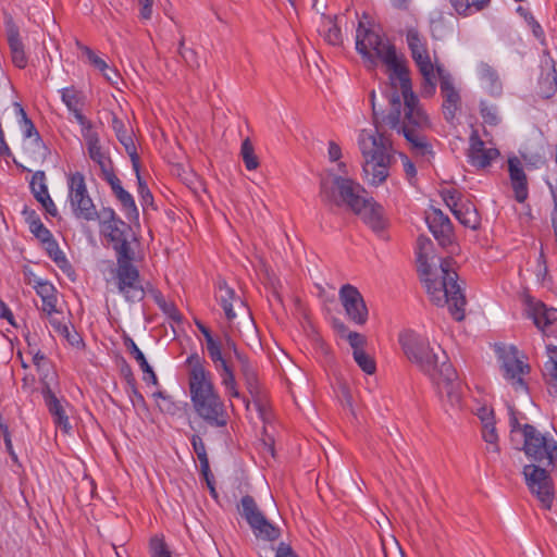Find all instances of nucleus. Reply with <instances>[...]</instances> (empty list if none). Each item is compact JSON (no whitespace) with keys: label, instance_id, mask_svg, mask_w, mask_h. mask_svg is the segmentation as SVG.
Instances as JSON below:
<instances>
[{"label":"nucleus","instance_id":"obj_1","mask_svg":"<svg viewBox=\"0 0 557 557\" xmlns=\"http://www.w3.org/2000/svg\"><path fill=\"white\" fill-rule=\"evenodd\" d=\"M398 83L400 95L397 90L391 94L389 112H374L375 134L362 131L359 136V147L364 159L363 173L372 185L382 184L388 176L392 143L385 135L386 128L403 134L414 153L426 156L432 152L423 134L430 127V120L412 90L410 76Z\"/></svg>","mask_w":557,"mask_h":557},{"label":"nucleus","instance_id":"obj_2","mask_svg":"<svg viewBox=\"0 0 557 557\" xmlns=\"http://www.w3.org/2000/svg\"><path fill=\"white\" fill-rule=\"evenodd\" d=\"M418 272L424 283L430 300L438 306H448L449 312L456 321L465 319L466 297L458 284V274L450 258L438 259L440 264L429 263L433 243L426 236H419L417 240Z\"/></svg>","mask_w":557,"mask_h":557},{"label":"nucleus","instance_id":"obj_3","mask_svg":"<svg viewBox=\"0 0 557 557\" xmlns=\"http://www.w3.org/2000/svg\"><path fill=\"white\" fill-rule=\"evenodd\" d=\"M186 363L189 367L188 386L195 412L208 426L225 430L230 416L215 391L211 372L205 368V360L198 354H191Z\"/></svg>","mask_w":557,"mask_h":557},{"label":"nucleus","instance_id":"obj_4","mask_svg":"<svg viewBox=\"0 0 557 557\" xmlns=\"http://www.w3.org/2000/svg\"><path fill=\"white\" fill-rule=\"evenodd\" d=\"M356 50L361 54L367 66L375 69L382 62L389 72V79L396 89V81L410 76L404 57H398L393 44L370 27H366L361 21L356 30Z\"/></svg>","mask_w":557,"mask_h":557},{"label":"nucleus","instance_id":"obj_5","mask_svg":"<svg viewBox=\"0 0 557 557\" xmlns=\"http://www.w3.org/2000/svg\"><path fill=\"white\" fill-rule=\"evenodd\" d=\"M517 413L513 407H509L510 442L513 448L522 450L531 463H544L555 468L557 442L532 424H521Z\"/></svg>","mask_w":557,"mask_h":557},{"label":"nucleus","instance_id":"obj_6","mask_svg":"<svg viewBox=\"0 0 557 557\" xmlns=\"http://www.w3.org/2000/svg\"><path fill=\"white\" fill-rule=\"evenodd\" d=\"M398 343L404 355L411 363L416 364L431 380L436 379L444 358L431 347L426 337L412 330H405L400 332ZM440 351L441 355L445 354L441 349Z\"/></svg>","mask_w":557,"mask_h":557},{"label":"nucleus","instance_id":"obj_7","mask_svg":"<svg viewBox=\"0 0 557 557\" xmlns=\"http://www.w3.org/2000/svg\"><path fill=\"white\" fill-rule=\"evenodd\" d=\"M116 252V287L126 301L138 302L145 298V289L140 283V275L137 268L132 263L134 251L131 248L128 238L114 244Z\"/></svg>","mask_w":557,"mask_h":557},{"label":"nucleus","instance_id":"obj_8","mask_svg":"<svg viewBox=\"0 0 557 557\" xmlns=\"http://www.w3.org/2000/svg\"><path fill=\"white\" fill-rule=\"evenodd\" d=\"M364 188L350 178L343 176H333L332 180L321 182V197L323 201L335 203L336 206L346 205L354 212L359 211L366 203Z\"/></svg>","mask_w":557,"mask_h":557},{"label":"nucleus","instance_id":"obj_9","mask_svg":"<svg viewBox=\"0 0 557 557\" xmlns=\"http://www.w3.org/2000/svg\"><path fill=\"white\" fill-rule=\"evenodd\" d=\"M406 40L421 76V95L432 97L436 89V65L433 64L429 54L426 42L416 28H409L406 33Z\"/></svg>","mask_w":557,"mask_h":557},{"label":"nucleus","instance_id":"obj_10","mask_svg":"<svg viewBox=\"0 0 557 557\" xmlns=\"http://www.w3.org/2000/svg\"><path fill=\"white\" fill-rule=\"evenodd\" d=\"M553 470L552 466H544V463H529L522 471L529 491L547 510L552 508L555 497L554 481L550 475Z\"/></svg>","mask_w":557,"mask_h":557},{"label":"nucleus","instance_id":"obj_11","mask_svg":"<svg viewBox=\"0 0 557 557\" xmlns=\"http://www.w3.org/2000/svg\"><path fill=\"white\" fill-rule=\"evenodd\" d=\"M239 513L257 537L265 541H275L280 537V529L265 518L252 496L246 495L240 499Z\"/></svg>","mask_w":557,"mask_h":557},{"label":"nucleus","instance_id":"obj_12","mask_svg":"<svg viewBox=\"0 0 557 557\" xmlns=\"http://www.w3.org/2000/svg\"><path fill=\"white\" fill-rule=\"evenodd\" d=\"M518 349L515 346L499 350L502 361L500 369L504 377L512 385L516 391H528L523 375L530 372V366L521 361L518 357Z\"/></svg>","mask_w":557,"mask_h":557},{"label":"nucleus","instance_id":"obj_13","mask_svg":"<svg viewBox=\"0 0 557 557\" xmlns=\"http://www.w3.org/2000/svg\"><path fill=\"white\" fill-rule=\"evenodd\" d=\"M441 362L440 372L433 380L446 394L447 401L453 409L460 408L462 403V385L453 364L448 361L446 354Z\"/></svg>","mask_w":557,"mask_h":557},{"label":"nucleus","instance_id":"obj_14","mask_svg":"<svg viewBox=\"0 0 557 557\" xmlns=\"http://www.w3.org/2000/svg\"><path fill=\"white\" fill-rule=\"evenodd\" d=\"M338 296L348 319L358 325L366 324L369 312L358 288L354 285L345 284L341 287Z\"/></svg>","mask_w":557,"mask_h":557},{"label":"nucleus","instance_id":"obj_15","mask_svg":"<svg viewBox=\"0 0 557 557\" xmlns=\"http://www.w3.org/2000/svg\"><path fill=\"white\" fill-rule=\"evenodd\" d=\"M436 79L438 78L440 81L441 92L444 98L443 114L447 122L453 123L456 113L461 108V98L454 87L450 74L442 65H436Z\"/></svg>","mask_w":557,"mask_h":557},{"label":"nucleus","instance_id":"obj_16","mask_svg":"<svg viewBox=\"0 0 557 557\" xmlns=\"http://www.w3.org/2000/svg\"><path fill=\"white\" fill-rule=\"evenodd\" d=\"M498 156L499 151L496 148H485L484 141L479 137L476 132L471 134L468 157L473 166L484 169Z\"/></svg>","mask_w":557,"mask_h":557},{"label":"nucleus","instance_id":"obj_17","mask_svg":"<svg viewBox=\"0 0 557 557\" xmlns=\"http://www.w3.org/2000/svg\"><path fill=\"white\" fill-rule=\"evenodd\" d=\"M355 213L360 215L363 222L376 234L383 233L387 226L384 209L373 198H367L366 203Z\"/></svg>","mask_w":557,"mask_h":557},{"label":"nucleus","instance_id":"obj_18","mask_svg":"<svg viewBox=\"0 0 557 557\" xmlns=\"http://www.w3.org/2000/svg\"><path fill=\"white\" fill-rule=\"evenodd\" d=\"M103 180L110 185L114 196L121 202L128 219L137 218L138 210L133 196L122 187L121 181L112 171H106Z\"/></svg>","mask_w":557,"mask_h":557},{"label":"nucleus","instance_id":"obj_19","mask_svg":"<svg viewBox=\"0 0 557 557\" xmlns=\"http://www.w3.org/2000/svg\"><path fill=\"white\" fill-rule=\"evenodd\" d=\"M5 27L12 62L18 69H24L27 65V57L24 51V45L20 37L18 27L15 25L11 17L7 20Z\"/></svg>","mask_w":557,"mask_h":557},{"label":"nucleus","instance_id":"obj_20","mask_svg":"<svg viewBox=\"0 0 557 557\" xmlns=\"http://www.w3.org/2000/svg\"><path fill=\"white\" fill-rule=\"evenodd\" d=\"M430 231L441 246L445 247L451 243L453 226L450 220L440 209H434L431 218H428Z\"/></svg>","mask_w":557,"mask_h":557},{"label":"nucleus","instance_id":"obj_21","mask_svg":"<svg viewBox=\"0 0 557 557\" xmlns=\"http://www.w3.org/2000/svg\"><path fill=\"white\" fill-rule=\"evenodd\" d=\"M508 171L515 198L518 202H523L528 198V182L522 163L517 157L508 160Z\"/></svg>","mask_w":557,"mask_h":557},{"label":"nucleus","instance_id":"obj_22","mask_svg":"<svg viewBox=\"0 0 557 557\" xmlns=\"http://www.w3.org/2000/svg\"><path fill=\"white\" fill-rule=\"evenodd\" d=\"M22 127L24 128V135L26 138L34 137V140L28 146L24 147L26 156L34 161H42L48 152L46 145L44 144L38 131L30 119L23 122Z\"/></svg>","mask_w":557,"mask_h":557},{"label":"nucleus","instance_id":"obj_23","mask_svg":"<svg viewBox=\"0 0 557 557\" xmlns=\"http://www.w3.org/2000/svg\"><path fill=\"white\" fill-rule=\"evenodd\" d=\"M84 139L87 144L88 154L99 165L101 174L104 175L106 171H112V162L102 151L98 134L89 131L84 132Z\"/></svg>","mask_w":557,"mask_h":557},{"label":"nucleus","instance_id":"obj_24","mask_svg":"<svg viewBox=\"0 0 557 557\" xmlns=\"http://www.w3.org/2000/svg\"><path fill=\"white\" fill-rule=\"evenodd\" d=\"M215 344L219 349L220 360H215L213 357H210V359L214 363L215 369L218 371L225 370V368H231L227 357L230 351H233L234 357L236 358L237 361L238 356H245L244 354L238 351L236 343L227 333H224L223 336L215 338Z\"/></svg>","mask_w":557,"mask_h":557},{"label":"nucleus","instance_id":"obj_25","mask_svg":"<svg viewBox=\"0 0 557 557\" xmlns=\"http://www.w3.org/2000/svg\"><path fill=\"white\" fill-rule=\"evenodd\" d=\"M42 396L50 413L54 417L55 424H58L65 432H67L69 429L71 428L69 423V418L65 414L64 409L60 404L59 399L53 394L48 384H45L42 388Z\"/></svg>","mask_w":557,"mask_h":557},{"label":"nucleus","instance_id":"obj_26","mask_svg":"<svg viewBox=\"0 0 557 557\" xmlns=\"http://www.w3.org/2000/svg\"><path fill=\"white\" fill-rule=\"evenodd\" d=\"M112 127L115 132L119 141L124 146L126 152L131 157L134 171L138 173L139 157L136 151V147L132 135L128 134L124 123L116 116H114L112 120Z\"/></svg>","mask_w":557,"mask_h":557},{"label":"nucleus","instance_id":"obj_27","mask_svg":"<svg viewBox=\"0 0 557 557\" xmlns=\"http://www.w3.org/2000/svg\"><path fill=\"white\" fill-rule=\"evenodd\" d=\"M548 360L544 363L543 376L549 395L557 397V347L547 346Z\"/></svg>","mask_w":557,"mask_h":557},{"label":"nucleus","instance_id":"obj_28","mask_svg":"<svg viewBox=\"0 0 557 557\" xmlns=\"http://www.w3.org/2000/svg\"><path fill=\"white\" fill-rule=\"evenodd\" d=\"M34 288L42 300V311L45 313L55 312L57 297L54 286L47 281L38 280Z\"/></svg>","mask_w":557,"mask_h":557},{"label":"nucleus","instance_id":"obj_29","mask_svg":"<svg viewBox=\"0 0 557 557\" xmlns=\"http://www.w3.org/2000/svg\"><path fill=\"white\" fill-rule=\"evenodd\" d=\"M454 215L466 227L476 230L480 226L478 210L470 202H463L458 209H454Z\"/></svg>","mask_w":557,"mask_h":557},{"label":"nucleus","instance_id":"obj_30","mask_svg":"<svg viewBox=\"0 0 557 557\" xmlns=\"http://www.w3.org/2000/svg\"><path fill=\"white\" fill-rule=\"evenodd\" d=\"M67 183L71 207L89 196L85 184V177L81 172L71 174Z\"/></svg>","mask_w":557,"mask_h":557},{"label":"nucleus","instance_id":"obj_31","mask_svg":"<svg viewBox=\"0 0 557 557\" xmlns=\"http://www.w3.org/2000/svg\"><path fill=\"white\" fill-rule=\"evenodd\" d=\"M478 72L482 82L485 83L488 92L493 96H498L502 92V83L496 71L487 63H481L478 66Z\"/></svg>","mask_w":557,"mask_h":557},{"label":"nucleus","instance_id":"obj_32","mask_svg":"<svg viewBox=\"0 0 557 557\" xmlns=\"http://www.w3.org/2000/svg\"><path fill=\"white\" fill-rule=\"evenodd\" d=\"M528 315L533 320L534 324L543 330L552 323L548 310L541 301H530L528 305Z\"/></svg>","mask_w":557,"mask_h":557},{"label":"nucleus","instance_id":"obj_33","mask_svg":"<svg viewBox=\"0 0 557 557\" xmlns=\"http://www.w3.org/2000/svg\"><path fill=\"white\" fill-rule=\"evenodd\" d=\"M238 363L242 375L247 385V389L251 395L258 393V377L255 368L248 360L247 356H238Z\"/></svg>","mask_w":557,"mask_h":557},{"label":"nucleus","instance_id":"obj_34","mask_svg":"<svg viewBox=\"0 0 557 557\" xmlns=\"http://www.w3.org/2000/svg\"><path fill=\"white\" fill-rule=\"evenodd\" d=\"M481 420L483 423L482 429V437L487 443V450L498 454L499 453V446H498V435L495 428V422L493 418H485L481 416Z\"/></svg>","mask_w":557,"mask_h":557},{"label":"nucleus","instance_id":"obj_35","mask_svg":"<svg viewBox=\"0 0 557 557\" xmlns=\"http://www.w3.org/2000/svg\"><path fill=\"white\" fill-rule=\"evenodd\" d=\"M323 16L324 39L332 46H342L343 36L341 28L335 23L336 16Z\"/></svg>","mask_w":557,"mask_h":557},{"label":"nucleus","instance_id":"obj_36","mask_svg":"<svg viewBox=\"0 0 557 557\" xmlns=\"http://www.w3.org/2000/svg\"><path fill=\"white\" fill-rule=\"evenodd\" d=\"M107 237L112 242V244H117L129 237L132 233L131 226L122 221H115L112 225H108L104 228Z\"/></svg>","mask_w":557,"mask_h":557},{"label":"nucleus","instance_id":"obj_37","mask_svg":"<svg viewBox=\"0 0 557 557\" xmlns=\"http://www.w3.org/2000/svg\"><path fill=\"white\" fill-rule=\"evenodd\" d=\"M219 299L228 320H233L236 314L233 311L232 300L236 299L235 292L230 288L225 282L219 283Z\"/></svg>","mask_w":557,"mask_h":557},{"label":"nucleus","instance_id":"obj_38","mask_svg":"<svg viewBox=\"0 0 557 557\" xmlns=\"http://www.w3.org/2000/svg\"><path fill=\"white\" fill-rule=\"evenodd\" d=\"M72 209L76 218L84 219L86 221H94L97 219V210L89 196L72 206Z\"/></svg>","mask_w":557,"mask_h":557},{"label":"nucleus","instance_id":"obj_39","mask_svg":"<svg viewBox=\"0 0 557 557\" xmlns=\"http://www.w3.org/2000/svg\"><path fill=\"white\" fill-rule=\"evenodd\" d=\"M44 245L49 257L60 269L65 270L71 268L70 262L65 258L64 253L60 250L59 245L53 237L45 242Z\"/></svg>","mask_w":557,"mask_h":557},{"label":"nucleus","instance_id":"obj_40","mask_svg":"<svg viewBox=\"0 0 557 557\" xmlns=\"http://www.w3.org/2000/svg\"><path fill=\"white\" fill-rule=\"evenodd\" d=\"M220 373L222 384L225 386L226 394L233 398H239L244 401L245 398L242 396L236 386L235 375L232 368H225V370L218 371Z\"/></svg>","mask_w":557,"mask_h":557},{"label":"nucleus","instance_id":"obj_41","mask_svg":"<svg viewBox=\"0 0 557 557\" xmlns=\"http://www.w3.org/2000/svg\"><path fill=\"white\" fill-rule=\"evenodd\" d=\"M240 154L247 170L252 171L259 166L258 157L255 153V148L249 138H246L240 148Z\"/></svg>","mask_w":557,"mask_h":557},{"label":"nucleus","instance_id":"obj_42","mask_svg":"<svg viewBox=\"0 0 557 557\" xmlns=\"http://www.w3.org/2000/svg\"><path fill=\"white\" fill-rule=\"evenodd\" d=\"M123 343L129 355H132V357L137 361L141 371H148L149 363L145 355L141 352V350L137 347L135 342L127 334L123 335Z\"/></svg>","mask_w":557,"mask_h":557},{"label":"nucleus","instance_id":"obj_43","mask_svg":"<svg viewBox=\"0 0 557 557\" xmlns=\"http://www.w3.org/2000/svg\"><path fill=\"white\" fill-rule=\"evenodd\" d=\"M352 357L358 367L367 374H374L376 371V363L366 350L352 351Z\"/></svg>","mask_w":557,"mask_h":557},{"label":"nucleus","instance_id":"obj_44","mask_svg":"<svg viewBox=\"0 0 557 557\" xmlns=\"http://www.w3.org/2000/svg\"><path fill=\"white\" fill-rule=\"evenodd\" d=\"M540 88V95L543 98H550L556 92L557 75L555 69H553L552 72L547 73L546 76L541 78Z\"/></svg>","mask_w":557,"mask_h":557},{"label":"nucleus","instance_id":"obj_45","mask_svg":"<svg viewBox=\"0 0 557 557\" xmlns=\"http://www.w3.org/2000/svg\"><path fill=\"white\" fill-rule=\"evenodd\" d=\"M196 325L206 339V347L209 357H213L215 360H220L219 349L215 344V337H213L210 330L207 326H205L201 322L196 321Z\"/></svg>","mask_w":557,"mask_h":557},{"label":"nucleus","instance_id":"obj_46","mask_svg":"<svg viewBox=\"0 0 557 557\" xmlns=\"http://www.w3.org/2000/svg\"><path fill=\"white\" fill-rule=\"evenodd\" d=\"M62 101L71 112L76 111L82 103V95L74 87L64 88L62 90Z\"/></svg>","mask_w":557,"mask_h":557},{"label":"nucleus","instance_id":"obj_47","mask_svg":"<svg viewBox=\"0 0 557 557\" xmlns=\"http://www.w3.org/2000/svg\"><path fill=\"white\" fill-rule=\"evenodd\" d=\"M190 442H191L194 451L197 455V458L200 462V468H202L203 470H208L209 459H208L206 446H205L202 438L199 435L194 434L190 438Z\"/></svg>","mask_w":557,"mask_h":557},{"label":"nucleus","instance_id":"obj_48","mask_svg":"<svg viewBox=\"0 0 557 557\" xmlns=\"http://www.w3.org/2000/svg\"><path fill=\"white\" fill-rule=\"evenodd\" d=\"M30 189L35 198L48 194L44 171H37L34 173L30 181Z\"/></svg>","mask_w":557,"mask_h":557},{"label":"nucleus","instance_id":"obj_49","mask_svg":"<svg viewBox=\"0 0 557 557\" xmlns=\"http://www.w3.org/2000/svg\"><path fill=\"white\" fill-rule=\"evenodd\" d=\"M127 384L129 385L128 396L131 398L133 406L135 408L140 407L143 409H146V400L141 393H139V391L137 389L135 379L131 372L127 375Z\"/></svg>","mask_w":557,"mask_h":557},{"label":"nucleus","instance_id":"obj_50","mask_svg":"<svg viewBox=\"0 0 557 557\" xmlns=\"http://www.w3.org/2000/svg\"><path fill=\"white\" fill-rule=\"evenodd\" d=\"M480 113L484 123L495 126L499 123L497 108L495 106H488L485 101L480 103Z\"/></svg>","mask_w":557,"mask_h":557},{"label":"nucleus","instance_id":"obj_51","mask_svg":"<svg viewBox=\"0 0 557 557\" xmlns=\"http://www.w3.org/2000/svg\"><path fill=\"white\" fill-rule=\"evenodd\" d=\"M151 557H172L165 542L154 536L150 541Z\"/></svg>","mask_w":557,"mask_h":557},{"label":"nucleus","instance_id":"obj_52","mask_svg":"<svg viewBox=\"0 0 557 557\" xmlns=\"http://www.w3.org/2000/svg\"><path fill=\"white\" fill-rule=\"evenodd\" d=\"M442 197L447 207L450 208L451 212L454 213V209H458L461 203V197L460 193L456 189H444L442 190Z\"/></svg>","mask_w":557,"mask_h":557},{"label":"nucleus","instance_id":"obj_53","mask_svg":"<svg viewBox=\"0 0 557 557\" xmlns=\"http://www.w3.org/2000/svg\"><path fill=\"white\" fill-rule=\"evenodd\" d=\"M136 173V177H137V181H138V193L141 197V201H143V206H152L153 203V197L146 184V182L141 178L140 176V172L138 171L135 172Z\"/></svg>","mask_w":557,"mask_h":557},{"label":"nucleus","instance_id":"obj_54","mask_svg":"<svg viewBox=\"0 0 557 557\" xmlns=\"http://www.w3.org/2000/svg\"><path fill=\"white\" fill-rule=\"evenodd\" d=\"M97 219L104 226L112 225L115 221H122L112 208H103L100 212H97Z\"/></svg>","mask_w":557,"mask_h":557},{"label":"nucleus","instance_id":"obj_55","mask_svg":"<svg viewBox=\"0 0 557 557\" xmlns=\"http://www.w3.org/2000/svg\"><path fill=\"white\" fill-rule=\"evenodd\" d=\"M347 341L352 348V351L364 350V346L367 345V338L360 333L349 332L347 334Z\"/></svg>","mask_w":557,"mask_h":557},{"label":"nucleus","instance_id":"obj_56","mask_svg":"<svg viewBox=\"0 0 557 557\" xmlns=\"http://www.w3.org/2000/svg\"><path fill=\"white\" fill-rule=\"evenodd\" d=\"M29 231L44 244L52 238L51 232L42 224L41 221L29 227Z\"/></svg>","mask_w":557,"mask_h":557},{"label":"nucleus","instance_id":"obj_57","mask_svg":"<svg viewBox=\"0 0 557 557\" xmlns=\"http://www.w3.org/2000/svg\"><path fill=\"white\" fill-rule=\"evenodd\" d=\"M36 200L42 205L45 210L52 216L58 214L57 207L52 199L49 196V193L39 197H36Z\"/></svg>","mask_w":557,"mask_h":557},{"label":"nucleus","instance_id":"obj_58","mask_svg":"<svg viewBox=\"0 0 557 557\" xmlns=\"http://www.w3.org/2000/svg\"><path fill=\"white\" fill-rule=\"evenodd\" d=\"M181 57L184 59V61L189 65V66H199V62H198V57H197V52L193 49H185V50H181L178 51Z\"/></svg>","mask_w":557,"mask_h":557},{"label":"nucleus","instance_id":"obj_59","mask_svg":"<svg viewBox=\"0 0 557 557\" xmlns=\"http://www.w3.org/2000/svg\"><path fill=\"white\" fill-rule=\"evenodd\" d=\"M74 114L76 121L79 123V125L83 127L82 133L84 132H94L92 131V124L90 121L86 119V116L81 112V109H77L76 111H72Z\"/></svg>","mask_w":557,"mask_h":557},{"label":"nucleus","instance_id":"obj_60","mask_svg":"<svg viewBox=\"0 0 557 557\" xmlns=\"http://www.w3.org/2000/svg\"><path fill=\"white\" fill-rule=\"evenodd\" d=\"M275 557H298L290 545L281 542L276 548Z\"/></svg>","mask_w":557,"mask_h":557},{"label":"nucleus","instance_id":"obj_61","mask_svg":"<svg viewBox=\"0 0 557 557\" xmlns=\"http://www.w3.org/2000/svg\"><path fill=\"white\" fill-rule=\"evenodd\" d=\"M141 5L140 16L145 20H149L152 15L153 0H138Z\"/></svg>","mask_w":557,"mask_h":557},{"label":"nucleus","instance_id":"obj_62","mask_svg":"<svg viewBox=\"0 0 557 557\" xmlns=\"http://www.w3.org/2000/svg\"><path fill=\"white\" fill-rule=\"evenodd\" d=\"M22 213L29 227L40 221L38 214L33 209L25 207Z\"/></svg>","mask_w":557,"mask_h":557},{"label":"nucleus","instance_id":"obj_63","mask_svg":"<svg viewBox=\"0 0 557 557\" xmlns=\"http://www.w3.org/2000/svg\"><path fill=\"white\" fill-rule=\"evenodd\" d=\"M162 310L169 314L173 320L180 321L181 315L173 304H168L163 301L161 305Z\"/></svg>","mask_w":557,"mask_h":557},{"label":"nucleus","instance_id":"obj_64","mask_svg":"<svg viewBox=\"0 0 557 557\" xmlns=\"http://www.w3.org/2000/svg\"><path fill=\"white\" fill-rule=\"evenodd\" d=\"M342 157V150L341 147L334 143L330 141L329 144V158L331 161H337Z\"/></svg>","mask_w":557,"mask_h":557}]
</instances>
